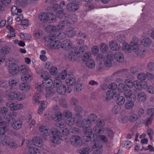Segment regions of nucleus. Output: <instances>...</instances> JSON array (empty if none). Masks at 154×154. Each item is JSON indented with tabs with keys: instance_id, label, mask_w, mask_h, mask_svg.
I'll use <instances>...</instances> for the list:
<instances>
[{
	"instance_id": "1",
	"label": "nucleus",
	"mask_w": 154,
	"mask_h": 154,
	"mask_svg": "<svg viewBox=\"0 0 154 154\" xmlns=\"http://www.w3.org/2000/svg\"><path fill=\"white\" fill-rule=\"evenodd\" d=\"M125 38L122 36H119L117 37V40L120 42L122 43V49L125 52L129 53L132 51L137 55L141 54V51L139 45L138 38L134 37L133 38L130 43V45L125 42Z\"/></svg>"
},
{
	"instance_id": "2",
	"label": "nucleus",
	"mask_w": 154,
	"mask_h": 154,
	"mask_svg": "<svg viewBox=\"0 0 154 154\" xmlns=\"http://www.w3.org/2000/svg\"><path fill=\"white\" fill-rule=\"evenodd\" d=\"M97 119V117L95 115L91 114L88 116V120H83L82 121L80 120L76 121V123L78 127L83 128V131L85 136L84 139L86 142H88L91 140L92 135L91 130L90 128L91 123Z\"/></svg>"
},
{
	"instance_id": "3",
	"label": "nucleus",
	"mask_w": 154,
	"mask_h": 154,
	"mask_svg": "<svg viewBox=\"0 0 154 154\" xmlns=\"http://www.w3.org/2000/svg\"><path fill=\"white\" fill-rule=\"evenodd\" d=\"M72 43L69 41L68 42V52H69V58L72 61H79L82 56V54L84 51L86 50L87 46L86 45L80 47L77 51V49L76 48L72 47Z\"/></svg>"
},
{
	"instance_id": "4",
	"label": "nucleus",
	"mask_w": 154,
	"mask_h": 154,
	"mask_svg": "<svg viewBox=\"0 0 154 154\" xmlns=\"http://www.w3.org/2000/svg\"><path fill=\"white\" fill-rule=\"evenodd\" d=\"M95 133L93 136V140L94 141L92 142L91 145H93V148L95 147V150L99 153L103 152L102 149L103 143H107L108 141L107 138L104 135H100L98 133H96L94 130Z\"/></svg>"
},
{
	"instance_id": "5",
	"label": "nucleus",
	"mask_w": 154,
	"mask_h": 154,
	"mask_svg": "<svg viewBox=\"0 0 154 154\" xmlns=\"http://www.w3.org/2000/svg\"><path fill=\"white\" fill-rule=\"evenodd\" d=\"M51 131L52 137H51L50 139L53 143L57 144H59L61 140H63L66 143L67 142V130L66 128H64L62 130V134L63 135L62 136L61 138H60L61 132L57 128H52L51 129Z\"/></svg>"
},
{
	"instance_id": "6",
	"label": "nucleus",
	"mask_w": 154,
	"mask_h": 154,
	"mask_svg": "<svg viewBox=\"0 0 154 154\" xmlns=\"http://www.w3.org/2000/svg\"><path fill=\"white\" fill-rule=\"evenodd\" d=\"M114 57L116 60L119 63L122 62L124 60V57L123 54L119 52H117L114 55L111 52H109L107 56L104 59V64L106 67H110L112 65V62Z\"/></svg>"
},
{
	"instance_id": "7",
	"label": "nucleus",
	"mask_w": 154,
	"mask_h": 154,
	"mask_svg": "<svg viewBox=\"0 0 154 154\" xmlns=\"http://www.w3.org/2000/svg\"><path fill=\"white\" fill-rule=\"evenodd\" d=\"M103 125L101 120H98V124L94 128V130L99 134H106L109 137H113L114 135V132L110 129H105L103 128Z\"/></svg>"
},
{
	"instance_id": "8",
	"label": "nucleus",
	"mask_w": 154,
	"mask_h": 154,
	"mask_svg": "<svg viewBox=\"0 0 154 154\" xmlns=\"http://www.w3.org/2000/svg\"><path fill=\"white\" fill-rule=\"evenodd\" d=\"M91 54L90 52H86L84 56L83 60L85 61L86 66L90 69H93L95 66V61L91 59Z\"/></svg>"
},
{
	"instance_id": "9",
	"label": "nucleus",
	"mask_w": 154,
	"mask_h": 154,
	"mask_svg": "<svg viewBox=\"0 0 154 154\" xmlns=\"http://www.w3.org/2000/svg\"><path fill=\"white\" fill-rule=\"evenodd\" d=\"M56 16L51 13H41L39 16V19L42 22H46L48 20L54 22L56 20Z\"/></svg>"
},
{
	"instance_id": "10",
	"label": "nucleus",
	"mask_w": 154,
	"mask_h": 154,
	"mask_svg": "<svg viewBox=\"0 0 154 154\" xmlns=\"http://www.w3.org/2000/svg\"><path fill=\"white\" fill-rule=\"evenodd\" d=\"M9 60V65L8 71L9 73L13 75L16 74L19 71V68L16 63H13L14 62V60H13L12 58H10Z\"/></svg>"
},
{
	"instance_id": "11",
	"label": "nucleus",
	"mask_w": 154,
	"mask_h": 154,
	"mask_svg": "<svg viewBox=\"0 0 154 154\" xmlns=\"http://www.w3.org/2000/svg\"><path fill=\"white\" fill-rule=\"evenodd\" d=\"M124 95L128 100L133 102L137 98L135 94L130 89H126L124 92Z\"/></svg>"
},
{
	"instance_id": "12",
	"label": "nucleus",
	"mask_w": 154,
	"mask_h": 154,
	"mask_svg": "<svg viewBox=\"0 0 154 154\" xmlns=\"http://www.w3.org/2000/svg\"><path fill=\"white\" fill-rule=\"evenodd\" d=\"M67 110H66L62 114L60 112H56L54 115L52 116V119L54 121H60L62 118L65 117L67 118Z\"/></svg>"
},
{
	"instance_id": "13",
	"label": "nucleus",
	"mask_w": 154,
	"mask_h": 154,
	"mask_svg": "<svg viewBox=\"0 0 154 154\" xmlns=\"http://www.w3.org/2000/svg\"><path fill=\"white\" fill-rule=\"evenodd\" d=\"M147 83L146 82H143L141 84L137 80L134 81V87L137 90L141 91L146 89L147 86Z\"/></svg>"
},
{
	"instance_id": "14",
	"label": "nucleus",
	"mask_w": 154,
	"mask_h": 154,
	"mask_svg": "<svg viewBox=\"0 0 154 154\" xmlns=\"http://www.w3.org/2000/svg\"><path fill=\"white\" fill-rule=\"evenodd\" d=\"M41 76L42 78L44 79L45 81L44 82L47 85V86H48V84L51 85L52 84V80L51 79H49L51 75L48 72L46 71L43 72Z\"/></svg>"
},
{
	"instance_id": "15",
	"label": "nucleus",
	"mask_w": 154,
	"mask_h": 154,
	"mask_svg": "<svg viewBox=\"0 0 154 154\" xmlns=\"http://www.w3.org/2000/svg\"><path fill=\"white\" fill-rule=\"evenodd\" d=\"M147 35L146 33V34H143L142 36V39L140 41V43L143 46L146 47H149L151 45L152 42L148 37H145V36Z\"/></svg>"
},
{
	"instance_id": "16",
	"label": "nucleus",
	"mask_w": 154,
	"mask_h": 154,
	"mask_svg": "<svg viewBox=\"0 0 154 154\" xmlns=\"http://www.w3.org/2000/svg\"><path fill=\"white\" fill-rule=\"evenodd\" d=\"M70 141L72 144H74L77 147H79L82 145V141L80 137L77 136H72L70 139Z\"/></svg>"
},
{
	"instance_id": "17",
	"label": "nucleus",
	"mask_w": 154,
	"mask_h": 154,
	"mask_svg": "<svg viewBox=\"0 0 154 154\" xmlns=\"http://www.w3.org/2000/svg\"><path fill=\"white\" fill-rule=\"evenodd\" d=\"M119 94V93L116 91L110 90L106 92V96L107 99L111 100L115 98Z\"/></svg>"
},
{
	"instance_id": "18",
	"label": "nucleus",
	"mask_w": 154,
	"mask_h": 154,
	"mask_svg": "<svg viewBox=\"0 0 154 154\" xmlns=\"http://www.w3.org/2000/svg\"><path fill=\"white\" fill-rule=\"evenodd\" d=\"M109 45L110 48L113 51H118L120 49V45L115 41H111L109 42Z\"/></svg>"
},
{
	"instance_id": "19",
	"label": "nucleus",
	"mask_w": 154,
	"mask_h": 154,
	"mask_svg": "<svg viewBox=\"0 0 154 154\" xmlns=\"http://www.w3.org/2000/svg\"><path fill=\"white\" fill-rule=\"evenodd\" d=\"M66 21H62L57 26L52 25V32H57L60 29H63L66 25Z\"/></svg>"
},
{
	"instance_id": "20",
	"label": "nucleus",
	"mask_w": 154,
	"mask_h": 154,
	"mask_svg": "<svg viewBox=\"0 0 154 154\" xmlns=\"http://www.w3.org/2000/svg\"><path fill=\"white\" fill-rule=\"evenodd\" d=\"M12 120L14 121L12 124L13 128L15 130H18L20 129L22 126V122L19 120H15V119L12 118Z\"/></svg>"
},
{
	"instance_id": "21",
	"label": "nucleus",
	"mask_w": 154,
	"mask_h": 154,
	"mask_svg": "<svg viewBox=\"0 0 154 154\" xmlns=\"http://www.w3.org/2000/svg\"><path fill=\"white\" fill-rule=\"evenodd\" d=\"M21 79L22 81L24 82L29 83L32 80L33 77L32 75L29 73L26 74H22Z\"/></svg>"
},
{
	"instance_id": "22",
	"label": "nucleus",
	"mask_w": 154,
	"mask_h": 154,
	"mask_svg": "<svg viewBox=\"0 0 154 154\" xmlns=\"http://www.w3.org/2000/svg\"><path fill=\"white\" fill-rule=\"evenodd\" d=\"M92 148L89 146L81 148L78 150V152L80 154H88L92 150H93Z\"/></svg>"
},
{
	"instance_id": "23",
	"label": "nucleus",
	"mask_w": 154,
	"mask_h": 154,
	"mask_svg": "<svg viewBox=\"0 0 154 154\" xmlns=\"http://www.w3.org/2000/svg\"><path fill=\"white\" fill-rule=\"evenodd\" d=\"M28 3V0H16V4L18 8H24Z\"/></svg>"
},
{
	"instance_id": "24",
	"label": "nucleus",
	"mask_w": 154,
	"mask_h": 154,
	"mask_svg": "<svg viewBox=\"0 0 154 154\" xmlns=\"http://www.w3.org/2000/svg\"><path fill=\"white\" fill-rule=\"evenodd\" d=\"M137 98L139 102H144L146 100V94L143 92H140L138 94Z\"/></svg>"
},
{
	"instance_id": "25",
	"label": "nucleus",
	"mask_w": 154,
	"mask_h": 154,
	"mask_svg": "<svg viewBox=\"0 0 154 154\" xmlns=\"http://www.w3.org/2000/svg\"><path fill=\"white\" fill-rule=\"evenodd\" d=\"M44 81H43L42 84L40 83H37L35 84V89L37 91L40 93H42L44 89V86L45 85ZM46 85V84H45Z\"/></svg>"
},
{
	"instance_id": "26",
	"label": "nucleus",
	"mask_w": 154,
	"mask_h": 154,
	"mask_svg": "<svg viewBox=\"0 0 154 154\" xmlns=\"http://www.w3.org/2000/svg\"><path fill=\"white\" fill-rule=\"evenodd\" d=\"M19 88L22 91H29L30 88L29 85L26 83H21L19 86Z\"/></svg>"
},
{
	"instance_id": "27",
	"label": "nucleus",
	"mask_w": 154,
	"mask_h": 154,
	"mask_svg": "<svg viewBox=\"0 0 154 154\" xmlns=\"http://www.w3.org/2000/svg\"><path fill=\"white\" fill-rule=\"evenodd\" d=\"M39 131L42 135L44 136H47L49 134V130L44 126H41L39 128Z\"/></svg>"
},
{
	"instance_id": "28",
	"label": "nucleus",
	"mask_w": 154,
	"mask_h": 154,
	"mask_svg": "<svg viewBox=\"0 0 154 154\" xmlns=\"http://www.w3.org/2000/svg\"><path fill=\"white\" fill-rule=\"evenodd\" d=\"M61 46V43L57 40H56L54 42H51L50 44L51 48L54 49H58L60 48Z\"/></svg>"
},
{
	"instance_id": "29",
	"label": "nucleus",
	"mask_w": 154,
	"mask_h": 154,
	"mask_svg": "<svg viewBox=\"0 0 154 154\" xmlns=\"http://www.w3.org/2000/svg\"><path fill=\"white\" fill-rule=\"evenodd\" d=\"M10 138L8 136H3L0 139L1 143L4 145H8L10 142Z\"/></svg>"
},
{
	"instance_id": "30",
	"label": "nucleus",
	"mask_w": 154,
	"mask_h": 154,
	"mask_svg": "<svg viewBox=\"0 0 154 154\" xmlns=\"http://www.w3.org/2000/svg\"><path fill=\"white\" fill-rule=\"evenodd\" d=\"M42 93H36L34 96L33 101L35 104H38L40 102L41 96Z\"/></svg>"
},
{
	"instance_id": "31",
	"label": "nucleus",
	"mask_w": 154,
	"mask_h": 154,
	"mask_svg": "<svg viewBox=\"0 0 154 154\" xmlns=\"http://www.w3.org/2000/svg\"><path fill=\"white\" fill-rule=\"evenodd\" d=\"M66 87L64 85H62L59 86L57 90V93L60 94H64L66 92Z\"/></svg>"
},
{
	"instance_id": "32",
	"label": "nucleus",
	"mask_w": 154,
	"mask_h": 154,
	"mask_svg": "<svg viewBox=\"0 0 154 154\" xmlns=\"http://www.w3.org/2000/svg\"><path fill=\"white\" fill-rule=\"evenodd\" d=\"M46 96L47 97H50L53 95L54 91L53 90L52 88L49 87H46Z\"/></svg>"
},
{
	"instance_id": "33",
	"label": "nucleus",
	"mask_w": 154,
	"mask_h": 154,
	"mask_svg": "<svg viewBox=\"0 0 154 154\" xmlns=\"http://www.w3.org/2000/svg\"><path fill=\"white\" fill-rule=\"evenodd\" d=\"M14 89H16L15 88H11L10 90L8 91V92H11L8 95V98L9 100H16V93L15 92H13L14 91H13V90Z\"/></svg>"
},
{
	"instance_id": "34",
	"label": "nucleus",
	"mask_w": 154,
	"mask_h": 154,
	"mask_svg": "<svg viewBox=\"0 0 154 154\" xmlns=\"http://www.w3.org/2000/svg\"><path fill=\"white\" fill-rule=\"evenodd\" d=\"M33 143L35 146L38 147H41L42 145V140L38 137H35L33 140Z\"/></svg>"
},
{
	"instance_id": "35",
	"label": "nucleus",
	"mask_w": 154,
	"mask_h": 154,
	"mask_svg": "<svg viewBox=\"0 0 154 154\" xmlns=\"http://www.w3.org/2000/svg\"><path fill=\"white\" fill-rule=\"evenodd\" d=\"M125 99L123 96H120L118 97L116 100V103L118 106L123 105L125 103Z\"/></svg>"
},
{
	"instance_id": "36",
	"label": "nucleus",
	"mask_w": 154,
	"mask_h": 154,
	"mask_svg": "<svg viewBox=\"0 0 154 154\" xmlns=\"http://www.w3.org/2000/svg\"><path fill=\"white\" fill-rule=\"evenodd\" d=\"M100 51L103 53H106L108 50V45L105 43H102L100 47Z\"/></svg>"
},
{
	"instance_id": "37",
	"label": "nucleus",
	"mask_w": 154,
	"mask_h": 154,
	"mask_svg": "<svg viewBox=\"0 0 154 154\" xmlns=\"http://www.w3.org/2000/svg\"><path fill=\"white\" fill-rule=\"evenodd\" d=\"M54 86H56V87L60 86L61 85L62 82L60 79V78H58V76L56 75L54 77Z\"/></svg>"
},
{
	"instance_id": "38",
	"label": "nucleus",
	"mask_w": 154,
	"mask_h": 154,
	"mask_svg": "<svg viewBox=\"0 0 154 154\" xmlns=\"http://www.w3.org/2000/svg\"><path fill=\"white\" fill-rule=\"evenodd\" d=\"M69 8H68V11H74L78 9L79 8L78 5L75 3H71L69 5Z\"/></svg>"
},
{
	"instance_id": "39",
	"label": "nucleus",
	"mask_w": 154,
	"mask_h": 154,
	"mask_svg": "<svg viewBox=\"0 0 154 154\" xmlns=\"http://www.w3.org/2000/svg\"><path fill=\"white\" fill-rule=\"evenodd\" d=\"M125 83L126 85L129 88L132 89L134 87V82L130 79H127L125 80Z\"/></svg>"
},
{
	"instance_id": "40",
	"label": "nucleus",
	"mask_w": 154,
	"mask_h": 154,
	"mask_svg": "<svg viewBox=\"0 0 154 154\" xmlns=\"http://www.w3.org/2000/svg\"><path fill=\"white\" fill-rule=\"evenodd\" d=\"M138 119L137 116L134 113H131L129 115L128 119L131 122H134Z\"/></svg>"
},
{
	"instance_id": "41",
	"label": "nucleus",
	"mask_w": 154,
	"mask_h": 154,
	"mask_svg": "<svg viewBox=\"0 0 154 154\" xmlns=\"http://www.w3.org/2000/svg\"><path fill=\"white\" fill-rule=\"evenodd\" d=\"M72 113L68 112V125H72L76 119V118H75V120L72 119Z\"/></svg>"
},
{
	"instance_id": "42",
	"label": "nucleus",
	"mask_w": 154,
	"mask_h": 154,
	"mask_svg": "<svg viewBox=\"0 0 154 154\" xmlns=\"http://www.w3.org/2000/svg\"><path fill=\"white\" fill-rule=\"evenodd\" d=\"M121 110V107L119 106H114L112 109V112L115 114H118L120 112Z\"/></svg>"
},
{
	"instance_id": "43",
	"label": "nucleus",
	"mask_w": 154,
	"mask_h": 154,
	"mask_svg": "<svg viewBox=\"0 0 154 154\" xmlns=\"http://www.w3.org/2000/svg\"><path fill=\"white\" fill-rule=\"evenodd\" d=\"M76 31L75 29L72 27H69L68 29V37H71L75 35Z\"/></svg>"
},
{
	"instance_id": "44",
	"label": "nucleus",
	"mask_w": 154,
	"mask_h": 154,
	"mask_svg": "<svg viewBox=\"0 0 154 154\" xmlns=\"http://www.w3.org/2000/svg\"><path fill=\"white\" fill-rule=\"evenodd\" d=\"M126 86L123 83H120L119 84L118 87V91L121 93H122L126 90Z\"/></svg>"
},
{
	"instance_id": "45",
	"label": "nucleus",
	"mask_w": 154,
	"mask_h": 154,
	"mask_svg": "<svg viewBox=\"0 0 154 154\" xmlns=\"http://www.w3.org/2000/svg\"><path fill=\"white\" fill-rule=\"evenodd\" d=\"M123 146L126 148H131L132 144L131 142L129 141H124L122 143Z\"/></svg>"
},
{
	"instance_id": "46",
	"label": "nucleus",
	"mask_w": 154,
	"mask_h": 154,
	"mask_svg": "<svg viewBox=\"0 0 154 154\" xmlns=\"http://www.w3.org/2000/svg\"><path fill=\"white\" fill-rule=\"evenodd\" d=\"M18 82L17 80H16L13 79H11L9 81V84L10 86L14 87L15 86L17 85Z\"/></svg>"
},
{
	"instance_id": "47",
	"label": "nucleus",
	"mask_w": 154,
	"mask_h": 154,
	"mask_svg": "<svg viewBox=\"0 0 154 154\" xmlns=\"http://www.w3.org/2000/svg\"><path fill=\"white\" fill-rule=\"evenodd\" d=\"M91 51L93 55H97L99 52L98 47L96 45L94 46L91 48Z\"/></svg>"
},
{
	"instance_id": "48",
	"label": "nucleus",
	"mask_w": 154,
	"mask_h": 154,
	"mask_svg": "<svg viewBox=\"0 0 154 154\" xmlns=\"http://www.w3.org/2000/svg\"><path fill=\"white\" fill-rule=\"evenodd\" d=\"M75 83V79L73 78L69 77L68 79V88L69 86L70 87L71 86L74 85Z\"/></svg>"
},
{
	"instance_id": "49",
	"label": "nucleus",
	"mask_w": 154,
	"mask_h": 154,
	"mask_svg": "<svg viewBox=\"0 0 154 154\" xmlns=\"http://www.w3.org/2000/svg\"><path fill=\"white\" fill-rule=\"evenodd\" d=\"M67 74L66 70H65L64 71L62 72L59 74L56 75L58 76V78L64 79H65L66 77Z\"/></svg>"
},
{
	"instance_id": "50",
	"label": "nucleus",
	"mask_w": 154,
	"mask_h": 154,
	"mask_svg": "<svg viewBox=\"0 0 154 154\" xmlns=\"http://www.w3.org/2000/svg\"><path fill=\"white\" fill-rule=\"evenodd\" d=\"M128 119V116L125 115H121L119 118V120L120 122L122 123H125Z\"/></svg>"
},
{
	"instance_id": "51",
	"label": "nucleus",
	"mask_w": 154,
	"mask_h": 154,
	"mask_svg": "<svg viewBox=\"0 0 154 154\" xmlns=\"http://www.w3.org/2000/svg\"><path fill=\"white\" fill-rule=\"evenodd\" d=\"M23 107V105L22 104H17L16 103H14V106L12 108V110H18L20 109Z\"/></svg>"
},
{
	"instance_id": "52",
	"label": "nucleus",
	"mask_w": 154,
	"mask_h": 154,
	"mask_svg": "<svg viewBox=\"0 0 154 154\" xmlns=\"http://www.w3.org/2000/svg\"><path fill=\"white\" fill-rule=\"evenodd\" d=\"M84 88V85L81 84H77L74 88L75 91L76 92H79L81 91Z\"/></svg>"
},
{
	"instance_id": "53",
	"label": "nucleus",
	"mask_w": 154,
	"mask_h": 154,
	"mask_svg": "<svg viewBox=\"0 0 154 154\" xmlns=\"http://www.w3.org/2000/svg\"><path fill=\"white\" fill-rule=\"evenodd\" d=\"M134 104L132 102H128L125 103V108L128 109H132L134 106Z\"/></svg>"
},
{
	"instance_id": "54",
	"label": "nucleus",
	"mask_w": 154,
	"mask_h": 154,
	"mask_svg": "<svg viewBox=\"0 0 154 154\" xmlns=\"http://www.w3.org/2000/svg\"><path fill=\"white\" fill-rule=\"evenodd\" d=\"M16 100H20L24 99L25 96L23 94L20 93H16Z\"/></svg>"
},
{
	"instance_id": "55",
	"label": "nucleus",
	"mask_w": 154,
	"mask_h": 154,
	"mask_svg": "<svg viewBox=\"0 0 154 154\" xmlns=\"http://www.w3.org/2000/svg\"><path fill=\"white\" fill-rule=\"evenodd\" d=\"M147 69V71L152 72L154 70V63L153 62H150L148 64Z\"/></svg>"
},
{
	"instance_id": "56",
	"label": "nucleus",
	"mask_w": 154,
	"mask_h": 154,
	"mask_svg": "<svg viewBox=\"0 0 154 154\" xmlns=\"http://www.w3.org/2000/svg\"><path fill=\"white\" fill-rule=\"evenodd\" d=\"M10 48L7 46L3 47L1 50V53L3 54H8L9 52Z\"/></svg>"
},
{
	"instance_id": "57",
	"label": "nucleus",
	"mask_w": 154,
	"mask_h": 154,
	"mask_svg": "<svg viewBox=\"0 0 154 154\" xmlns=\"http://www.w3.org/2000/svg\"><path fill=\"white\" fill-rule=\"evenodd\" d=\"M15 29L13 28L12 27V29H11L9 30L10 32V34H8L7 35V37L8 38H11L12 37H15L16 36L15 34Z\"/></svg>"
},
{
	"instance_id": "58",
	"label": "nucleus",
	"mask_w": 154,
	"mask_h": 154,
	"mask_svg": "<svg viewBox=\"0 0 154 154\" xmlns=\"http://www.w3.org/2000/svg\"><path fill=\"white\" fill-rule=\"evenodd\" d=\"M29 152V154H40L38 149V148H30Z\"/></svg>"
},
{
	"instance_id": "59",
	"label": "nucleus",
	"mask_w": 154,
	"mask_h": 154,
	"mask_svg": "<svg viewBox=\"0 0 154 154\" xmlns=\"http://www.w3.org/2000/svg\"><path fill=\"white\" fill-rule=\"evenodd\" d=\"M19 69L21 75L23 74H26L29 73L27 68L25 66H22Z\"/></svg>"
},
{
	"instance_id": "60",
	"label": "nucleus",
	"mask_w": 154,
	"mask_h": 154,
	"mask_svg": "<svg viewBox=\"0 0 154 154\" xmlns=\"http://www.w3.org/2000/svg\"><path fill=\"white\" fill-rule=\"evenodd\" d=\"M108 88L112 91H115L118 88L117 84L115 83H112L108 85Z\"/></svg>"
},
{
	"instance_id": "61",
	"label": "nucleus",
	"mask_w": 154,
	"mask_h": 154,
	"mask_svg": "<svg viewBox=\"0 0 154 154\" xmlns=\"http://www.w3.org/2000/svg\"><path fill=\"white\" fill-rule=\"evenodd\" d=\"M60 105L63 107H66L67 106V102L66 100L63 98H62L60 100Z\"/></svg>"
},
{
	"instance_id": "62",
	"label": "nucleus",
	"mask_w": 154,
	"mask_h": 154,
	"mask_svg": "<svg viewBox=\"0 0 154 154\" xmlns=\"http://www.w3.org/2000/svg\"><path fill=\"white\" fill-rule=\"evenodd\" d=\"M61 47L64 50H67V40L63 41L61 43Z\"/></svg>"
},
{
	"instance_id": "63",
	"label": "nucleus",
	"mask_w": 154,
	"mask_h": 154,
	"mask_svg": "<svg viewBox=\"0 0 154 154\" xmlns=\"http://www.w3.org/2000/svg\"><path fill=\"white\" fill-rule=\"evenodd\" d=\"M50 73L51 75H55L56 74L57 72V68L54 66H52L51 67L49 70Z\"/></svg>"
},
{
	"instance_id": "64",
	"label": "nucleus",
	"mask_w": 154,
	"mask_h": 154,
	"mask_svg": "<svg viewBox=\"0 0 154 154\" xmlns=\"http://www.w3.org/2000/svg\"><path fill=\"white\" fill-rule=\"evenodd\" d=\"M147 114L152 116L154 115V108H150L147 109L146 111Z\"/></svg>"
}]
</instances>
